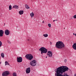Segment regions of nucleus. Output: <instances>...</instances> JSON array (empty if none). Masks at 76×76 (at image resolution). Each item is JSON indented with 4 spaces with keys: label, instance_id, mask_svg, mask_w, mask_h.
Segmentation results:
<instances>
[{
    "label": "nucleus",
    "instance_id": "a211bd4d",
    "mask_svg": "<svg viewBox=\"0 0 76 76\" xmlns=\"http://www.w3.org/2000/svg\"><path fill=\"white\" fill-rule=\"evenodd\" d=\"M13 76H17V74L16 73V72H14L12 74Z\"/></svg>",
    "mask_w": 76,
    "mask_h": 76
},
{
    "label": "nucleus",
    "instance_id": "c756f323",
    "mask_svg": "<svg viewBox=\"0 0 76 76\" xmlns=\"http://www.w3.org/2000/svg\"><path fill=\"white\" fill-rule=\"evenodd\" d=\"M47 58V56H46V58Z\"/></svg>",
    "mask_w": 76,
    "mask_h": 76
},
{
    "label": "nucleus",
    "instance_id": "f03ea898",
    "mask_svg": "<svg viewBox=\"0 0 76 76\" xmlns=\"http://www.w3.org/2000/svg\"><path fill=\"white\" fill-rule=\"evenodd\" d=\"M39 51H40L41 54H42L43 53H47V49L44 47H42L39 49Z\"/></svg>",
    "mask_w": 76,
    "mask_h": 76
},
{
    "label": "nucleus",
    "instance_id": "473e14b6",
    "mask_svg": "<svg viewBox=\"0 0 76 76\" xmlns=\"http://www.w3.org/2000/svg\"><path fill=\"white\" fill-rule=\"evenodd\" d=\"M42 23H44V21L42 22Z\"/></svg>",
    "mask_w": 76,
    "mask_h": 76
},
{
    "label": "nucleus",
    "instance_id": "2eb2a0df",
    "mask_svg": "<svg viewBox=\"0 0 76 76\" xmlns=\"http://www.w3.org/2000/svg\"><path fill=\"white\" fill-rule=\"evenodd\" d=\"M5 66H7V65H9V64L7 61H5Z\"/></svg>",
    "mask_w": 76,
    "mask_h": 76
},
{
    "label": "nucleus",
    "instance_id": "ddd939ff",
    "mask_svg": "<svg viewBox=\"0 0 76 76\" xmlns=\"http://www.w3.org/2000/svg\"><path fill=\"white\" fill-rule=\"evenodd\" d=\"M18 8L19 7H18V6H17V5H15L13 6L12 9H13V8H15V9H18Z\"/></svg>",
    "mask_w": 76,
    "mask_h": 76
},
{
    "label": "nucleus",
    "instance_id": "4be33fe9",
    "mask_svg": "<svg viewBox=\"0 0 76 76\" xmlns=\"http://www.w3.org/2000/svg\"><path fill=\"white\" fill-rule=\"evenodd\" d=\"M1 45H2V42L0 41V47H1Z\"/></svg>",
    "mask_w": 76,
    "mask_h": 76
},
{
    "label": "nucleus",
    "instance_id": "393cba45",
    "mask_svg": "<svg viewBox=\"0 0 76 76\" xmlns=\"http://www.w3.org/2000/svg\"><path fill=\"white\" fill-rule=\"evenodd\" d=\"M7 42L8 43H9V44H11V42L10 41H8Z\"/></svg>",
    "mask_w": 76,
    "mask_h": 76
},
{
    "label": "nucleus",
    "instance_id": "cd10ccee",
    "mask_svg": "<svg viewBox=\"0 0 76 76\" xmlns=\"http://www.w3.org/2000/svg\"><path fill=\"white\" fill-rule=\"evenodd\" d=\"M55 21H57V20H55Z\"/></svg>",
    "mask_w": 76,
    "mask_h": 76
},
{
    "label": "nucleus",
    "instance_id": "dca6fc26",
    "mask_svg": "<svg viewBox=\"0 0 76 76\" xmlns=\"http://www.w3.org/2000/svg\"><path fill=\"white\" fill-rule=\"evenodd\" d=\"M1 56L2 58L4 57V54L3 53H2L1 54Z\"/></svg>",
    "mask_w": 76,
    "mask_h": 76
},
{
    "label": "nucleus",
    "instance_id": "7c9ffc66",
    "mask_svg": "<svg viewBox=\"0 0 76 76\" xmlns=\"http://www.w3.org/2000/svg\"><path fill=\"white\" fill-rule=\"evenodd\" d=\"M55 21V20H53V22H54Z\"/></svg>",
    "mask_w": 76,
    "mask_h": 76
},
{
    "label": "nucleus",
    "instance_id": "aec40b11",
    "mask_svg": "<svg viewBox=\"0 0 76 76\" xmlns=\"http://www.w3.org/2000/svg\"><path fill=\"white\" fill-rule=\"evenodd\" d=\"M12 5H10L9 6V10H12Z\"/></svg>",
    "mask_w": 76,
    "mask_h": 76
},
{
    "label": "nucleus",
    "instance_id": "a878e982",
    "mask_svg": "<svg viewBox=\"0 0 76 76\" xmlns=\"http://www.w3.org/2000/svg\"><path fill=\"white\" fill-rule=\"evenodd\" d=\"M74 76H76V73L75 74Z\"/></svg>",
    "mask_w": 76,
    "mask_h": 76
},
{
    "label": "nucleus",
    "instance_id": "0eeeda50",
    "mask_svg": "<svg viewBox=\"0 0 76 76\" xmlns=\"http://www.w3.org/2000/svg\"><path fill=\"white\" fill-rule=\"evenodd\" d=\"M47 55L49 57H52V55H53L52 52L50 51H48Z\"/></svg>",
    "mask_w": 76,
    "mask_h": 76
},
{
    "label": "nucleus",
    "instance_id": "39448f33",
    "mask_svg": "<svg viewBox=\"0 0 76 76\" xmlns=\"http://www.w3.org/2000/svg\"><path fill=\"white\" fill-rule=\"evenodd\" d=\"M10 75V72L8 71H6L2 73V76H7Z\"/></svg>",
    "mask_w": 76,
    "mask_h": 76
},
{
    "label": "nucleus",
    "instance_id": "4468645a",
    "mask_svg": "<svg viewBox=\"0 0 76 76\" xmlns=\"http://www.w3.org/2000/svg\"><path fill=\"white\" fill-rule=\"evenodd\" d=\"M30 15L31 18H32V17H34V14L33 12H32L30 14Z\"/></svg>",
    "mask_w": 76,
    "mask_h": 76
},
{
    "label": "nucleus",
    "instance_id": "bb28decb",
    "mask_svg": "<svg viewBox=\"0 0 76 76\" xmlns=\"http://www.w3.org/2000/svg\"><path fill=\"white\" fill-rule=\"evenodd\" d=\"M73 35H75V33H73Z\"/></svg>",
    "mask_w": 76,
    "mask_h": 76
},
{
    "label": "nucleus",
    "instance_id": "6ab92c4d",
    "mask_svg": "<svg viewBox=\"0 0 76 76\" xmlns=\"http://www.w3.org/2000/svg\"><path fill=\"white\" fill-rule=\"evenodd\" d=\"M43 36H44V37H48V34H43Z\"/></svg>",
    "mask_w": 76,
    "mask_h": 76
},
{
    "label": "nucleus",
    "instance_id": "6e6552de",
    "mask_svg": "<svg viewBox=\"0 0 76 76\" xmlns=\"http://www.w3.org/2000/svg\"><path fill=\"white\" fill-rule=\"evenodd\" d=\"M5 34L6 35H9L10 34V31L8 29H7L5 31Z\"/></svg>",
    "mask_w": 76,
    "mask_h": 76
},
{
    "label": "nucleus",
    "instance_id": "20e7f679",
    "mask_svg": "<svg viewBox=\"0 0 76 76\" xmlns=\"http://www.w3.org/2000/svg\"><path fill=\"white\" fill-rule=\"evenodd\" d=\"M30 64L31 66H35L37 65V63H36V61L35 60L31 61L30 63Z\"/></svg>",
    "mask_w": 76,
    "mask_h": 76
},
{
    "label": "nucleus",
    "instance_id": "5701e85b",
    "mask_svg": "<svg viewBox=\"0 0 76 76\" xmlns=\"http://www.w3.org/2000/svg\"><path fill=\"white\" fill-rule=\"evenodd\" d=\"M67 59H65L64 60V62H65V63H66L67 62Z\"/></svg>",
    "mask_w": 76,
    "mask_h": 76
},
{
    "label": "nucleus",
    "instance_id": "f257e3e1",
    "mask_svg": "<svg viewBox=\"0 0 76 76\" xmlns=\"http://www.w3.org/2000/svg\"><path fill=\"white\" fill-rule=\"evenodd\" d=\"M65 47V45L63 42L59 41L57 42L56 44V47L57 48H59V49H61L62 48H64Z\"/></svg>",
    "mask_w": 76,
    "mask_h": 76
},
{
    "label": "nucleus",
    "instance_id": "423d86ee",
    "mask_svg": "<svg viewBox=\"0 0 76 76\" xmlns=\"http://www.w3.org/2000/svg\"><path fill=\"white\" fill-rule=\"evenodd\" d=\"M23 59L22 57H20L17 58V61L18 63H21L22 62Z\"/></svg>",
    "mask_w": 76,
    "mask_h": 76
},
{
    "label": "nucleus",
    "instance_id": "b1692460",
    "mask_svg": "<svg viewBox=\"0 0 76 76\" xmlns=\"http://www.w3.org/2000/svg\"><path fill=\"white\" fill-rule=\"evenodd\" d=\"M73 18H74V19H76V15H75L73 16Z\"/></svg>",
    "mask_w": 76,
    "mask_h": 76
},
{
    "label": "nucleus",
    "instance_id": "7ed1b4c3",
    "mask_svg": "<svg viewBox=\"0 0 76 76\" xmlns=\"http://www.w3.org/2000/svg\"><path fill=\"white\" fill-rule=\"evenodd\" d=\"M33 57V56L31 54H27L26 55V58L30 61L32 60Z\"/></svg>",
    "mask_w": 76,
    "mask_h": 76
},
{
    "label": "nucleus",
    "instance_id": "2f4dec72",
    "mask_svg": "<svg viewBox=\"0 0 76 76\" xmlns=\"http://www.w3.org/2000/svg\"><path fill=\"white\" fill-rule=\"evenodd\" d=\"M50 44H52V43H51V42H50Z\"/></svg>",
    "mask_w": 76,
    "mask_h": 76
},
{
    "label": "nucleus",
    "instance_id": "f8f14e48",
    "mask_svg": "<svg viewBox=\"0 0 76 76\" xmlns=\"http://www.w3.org/2000/svg\"><path fill=\"white\" fill-rule=\"evenodd\" d=\"M19 13L20 15H23V11L22 10H21L19 11Z\"/></svg>",
    "mask_w": 76,
    "mask_h": 76
},
{
    "label": "nucleus",
    "instance_id": "f3484780",
    "mask_svg": "<svg viewBox=\"0 0 76 76\" xmlns=\"http://www.w3.org/2000/svg\"><path fill=\"white\" fill-rule=\"evenodd\" d=\"M25 6H26V9H29L30 8L29 7V6H28V5H26H26Z\"/></svg>",
    "mask_w": 76,
    "mask_h": 76
},
{
    "label": "nucleus",
    "instance_id": "1a4fd4ad",
    "mask_svg": "<svg viewBox=\"0 0 76 76\" xmlns=\"http://www.w3.org/2000/svg\"><path fill=\"white\" fill-rule=\"evenodd\" d=\"M4 31L2 30H0V37H2L3 36Z\"/></svg>",
    "mask_w": 76,
    "mask_h": 76
},
{
    "label": "nucleus",
    "instance_id": "9b49d317",
    "mask_svg": "<svg viewBox=\"0 0 76 76\" xmlns=\"http://www.w3.org/2000/svg\"><path fill=\"white\" fill-rule=\"evenodd\" d=\"M72 48L74 50H76V43L74 44L73 45H72Z\"/></svg>",
    "mask_w": 76,
    "mask_h": 76
},
{
    "label": "nucleus",
    "instance_id": "412c9836",
    "mask_svg": "<svg viewBox=\"0 0 76 76\" xmlns=\"http://www.w3.org/2000/svg\"><path fill=\"white\" fill-rule=\"evenodd\" d=\"M48 26H49V28H51V24H48Z\"/></svg>",
    "mask_w": 76,
    "mask_h": 76
},
{
    "label": "nucleus",
    "instance_id": "c85d7f7f",
    "mask_svg": "<svg viewBox=\"0 0 76 76\" xmlns=\"http://www.w3.org/2000/svg\"><path fill=\"white\" fill-rule=\"evenodd\" d=\"M1 64V62H0V64Z\"/></svg>",
    "mask_w": 76,
    "mask_h": 76
},
{
    "label": "nucleus",
    "instance_id": "72a5a7b5",
    "mask_svg": "<svg viewBox=\"0 0 76 76\" xmlns=\"http://www.w3.org/2000/svg\"><path fill=\"white\" fill-rule=\"evenodd\" d=\"M29 39H28V41H29Z\"/></svg>",
    "mask_w": 76,
    "mask_h": 76
},
{
    "label": "nucleus",
    "instance_id": "9d476101",
    "mask_svg": "<svg viewBox=\"0 0 76 76\" xmlns=\"http://www.w3.org/2000/svg\"><path fill=\"white\" fill-rule=\"evenodd\" d=\"M30 72H31V69H30V67L27 68V69L26 70V73H27V74L29 73Z\"/></svg>",
    "mask_w": 76,
    "mask_h": 76
}]
</instances>
